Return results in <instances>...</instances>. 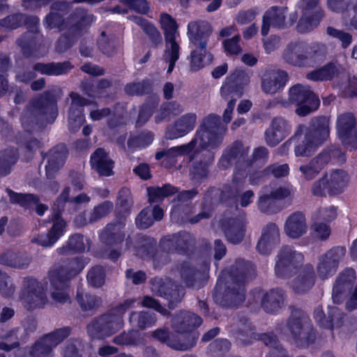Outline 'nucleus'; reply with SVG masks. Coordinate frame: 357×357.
Returning <instances> with one entry per match:
<instances>
[{
    "instance_id": "nucleus-1",
    "label": "nucleus",
    "mask_w": 357,
    "mask_h": 357,
    "mask_svg": "<svg viewBox=\"0 0 357 357\" xmlns=\"http://www.w3.org/2000/svg\"><path fill=\"white\" fill-rule=\"evenodd\" d=\"M231 113H224L222 121H220L214 114H209L204 120L196 137L189 144L158 152L155 154V158H164V165L171 167L176 162L177 156L188 153L193 149H196L197 151H206V161L193 165L190 170L192 178L197 181H201L208 175V166L213 160L212 151L220 144L226 131V125L231 120Z\"/></svg>"
},
{
    "instance_id": "nucleus-2",
    "label": "nucleus",
    "mask_w": 357,
    "mask_h": 357,
    "mask_svg": "<svg viewBox=\"0 0 357 357\" xmlns=\"http://www.w3.org/2000/svg\"><path fill=\"white\" fill-rule=\"evenodd\" d=\"M304 262L303 255L290 247L282 248L276 257L275 273L280 278H289L298 272L291 282V288L297 293H305L312 288L315 282L314 267Z\"/></svg>"
},
{
    "instance_id": "nucleus-3",
    "label": "nucleus",
    "mask_w": 357,
    "mask_h": 357,
    "mask_svg": "<svg viewBox=\"0 0 357 357\" xmlns=\"http://www.w3.org/2000/svg\"><path fill=\"white\" fill-rule=\"evenodd\" d=\"M202 322V318L199 316L190 312H182L173 321L174 333H169L163 329H157L153 332L152 336L174 349L187 350L195 344L197 340L195 335L188 333L199 326Z\"/></svg>"
},
{
    "instance_id": "nucleus-4",
    "label": "nucleus",
    "mask_w": 357,
    "mask_h": 357,
    "mask_svg": "<svg viewBox=\"0 0 357 357\" xmlns=\"http://www.w3.org/2000/svg\"><path fill=\"white\" fill-rule=\"evenodd\" d=\"M89 261L86 257L75 258L50 271L45 285L54 302L61 304L70 302L68 281L80 273Z\"/></svg>"
},
{
    "instance_id": "nucleus-5",
    "label": "nucleus",
    "mask_w": 357,
    "mask_h": 357,
    "mask_svg": "<svg viewBox=\"0 0 357 357\" xmlns=\"http://www.w3.org/2000/svg\"><path fill=\"white\" fill-rule=\"evenodd\" d=\"M212 31L211 25L205 21L188 24V37L192 48L190 68L196 72L211 63L213 55L206 50L207 39Z\"/></svg>"
},
{
    "instance_id": "nucleus-6",
    "label": "nucleus",
    "mask_w": 357,
    "mask_h": 357,
    "mask_svg": "<svg viewBox=\"0 0 357 357\" xmlns=\"http://www.w3.org/2000/svg\"><path fill=\"white\" fill-rule=\"evenodd\" d=\"M299 131L305 132V138L302 144L296 146L295 155L310 156L328 138L329 120L326 116H320L314 119L308 128L300 126Z\"/></svg>"
},
{
    "instance_id": "nucleus-7",
    "label": "nucleus",
    "mask_w": 357,
    "mask_h": 357,
    "mask_svg": "<svg viewBox=\"0 0 357 357\" xmlns=\"http://www.w3.org/2000/svg\"><path fill=\"white\" fill-rule=\"evenodd\" d=\"M255 273V270L248 264L243 261H238L236 267L231 270V273L224 271L221 273V279H227L229 276V281L227 290L225 295L227 305L231 307L238 306L245 299L244 283L251 278Z\"/></svg>"
},
{
    "instance_id": "nucleus-8",
    "label": "nucleus",
    "mask_w": 357,
    "mask_h": 357,
    "mask_svg": "<svg viewBox=\"0 0 357 357\" xmlns=\"http://www.w3.org/2000/svg\"><path fill=\"white\" fill-rule=\"evenodd\" d=\"M140 304L135 299L127 300L112 312L105 314L87 326L89 334L93 337L104 338L116 333L123 326L122 315L126 310Z\"/></svg>"
},
{
    "instance_id": "nucleus-9",
    "label": "nucleus",
    "mask_w": 357,
    "mask_h": 357,
    "mask_svg": "<svg viewBox=\"0 0 357 357\" xmlns=\"http://www.w3.org/2000/svg\"><path fill=\"white\" fill-rule=\"evenodd\" d=\"M70 328H59L45 335L34 346L20 348L15 351V357H52V350L70 335Z\"/></svg>"
},
{
    "instance_id": "nucleus-10",
    "label": "nucleus",
    "mask_w": 357,
    "mask_h": 357,
    "mask_svg": "<svg viewBox=\"0 0 357 357\" xmlns=\"http://www.w3.org/2000/svg\"><path fill=\"white\" fill-rule=\"evenodd\" d=\"M281 104L284 107L294 105L297 107L296 112H314L318 109L320 101L307 86L297 84L289 88L288 101Z\"/></svg>"
},
{
    "instance_id": "nucleus-11",
    "label": "nucleus",
    "mask_w": 357,
    "mask_h": 357,
    "mask_svg": "<svg viewBox=\"0 0 357 357\" xmlns=\"http://www.w3.org/2000/svg\"><path fill=\"white\" fill-rule=\"evenodd\" d=\"M287 328L298 347H304L312 343L314 333L308 317L296 312L289 318Z\"/></svg>"
},
{
    "instance_id": "nucleus-12",
    "label": "nucleus",
    "mask_w": 357,
    "mask_h": 357,
    "mask_svg": "<svg viewBox=\"0 0 357 357\" xmlns=\"http://www.w3.org/2000/svg\"><path fill=\"white\" fill-rule=\"evenodd\" d=\"M20 300L24 307L29 310L44 307L48 303L43 285L31 278L24 279Z\"/></svg>"
},
{
    "instance_id": "nucleus-13",
    "label": "nucleus",
    "mask_w": 357,
    "mask_h": 357,
    "mask_svg": "<svg viewBox=\"0 0 357 357\" xmlns=\"http://www.w3.org/2000/svg\"><path fill=\"white\" fill-rule=\"evenodd\" d=\"M294 190L290 185L276 188L268 185L263 188L259 193L258 206L264 213H275L278 209L276 202L290 197Z\"/></svg>"
},
{
    "instance_id": "nucleus-14",
    "label": "nucleus",
    "mask_w": 357,
    "mask_h": 357,
    "mask_svg": "<svg viewBox=\"0 0 357 357\" xmlns=\"http://www.w3.org/2000/svg\"><path fill=\"white\" fill-rule=\"evenodd\" d=\"M287 9L282 7L273 6L266 11L263 16L261 35L266 36L271 26L276 29H285L291 26L297 20L296 13H291L288 21L285 20Z\"/></svg>"
},
{
    "instance_id": "nucleus-15",
    "label": "nucleus",
    "mask_w": 357,
    "mask_h": 357,
    "mask_svg": "<svg viewBox=\"0 0 357 357\" xmlns=\"http://www.w3.org/2000/svg\"><path fill=\"white\" fill-rule=\"evenodd\" d=\"M345 254V248L338 246L332 248L321 255L317 265L318 276L321 279L325 280L334 275Z\"/></svg>"
},
{
    "instance_id": "nucleus-16",
    "label": "nucleus",
    "mask_w": 357,
    "mask_h": 357,
    "mask_svg": "<svg viewBox=\"0 0 357 357\" xmlns=\"http://www.w3.org/2000/svg\"><path fill=\"white\" fill-rule=\"evenodd\" d=\"M337 130L339 138L348 149H357V130L352 113H342L339 115Z\"/></svg>"
},
{
    "instance_id": "nucleus-17",
    "label": "nucleus",
    "mask_w": 357,
    "mask_h": 357,
    "mask_svg": "<svg viewBox=\"0 0 357 357\" xmlns=\"http://www.w3.org/2000/svg\"><path fill=\"white\" fill-rule=\"evenodd\" d=\"M250 75L242 70H235L227 76L220 88V95L227 99L232 95L241 96L245 86L250 82Z\"/></svg>"
},
{
    "instance_id": "nucleus-18",
    "label": "nucleus",
    "mask_w": 357,
    "mask_h": 357,
    "mask_svg": "<svg viewBox=\"0 0 357 357\" xmlns=\"http://www.w3.org/2000/svg\"><path fill=\"white\" fill-rule=\"evenodd\" d=\"M70 189L66 188L56 199L52 208V225L48 231L52 238L57 242L64 235L66 231V222L60 215L61 211L63 208L64 204L68 200Z\"/></svg>"
},
{
    "instance_id": "nucleus-19",
    "label": "nucleus",
    "mask_w": 357,
    "mask_h": 357,
    "mask_svg": "<svg viewBox=\"0 0 357 357\" xmlns=\"http://www.w3.org/2000/svg\"><path fill=\"white\" fill-rule=\"evenodd\" d=\"M70 189L66 188L56 199L52 208V225L48 231L52 238L57 242L64 235L66 231V222L60 215L61 211L63 208L64 204L68 200Z\"/></svg>"
},
{
    "instance_id": "nucleus-20",
    "label": "nucleus",
    "mask_w": 357,
    "mask_h": 357,
    "mask_svg": "<svg viewBox=\"0 0 357 357\" xmlns=\"http://www.w3.org/2000/svg\"><path fill=\"white\" fill-rule=\"evenodd\" d=\"M280 241L278 227L275 223H269L262 229L257 250L262 255H268L280 243Z\"/></svg>"
},
{
    "instance_id": "nucleus-21",
    "label": "nucleus",
    "mask_w": 357,
    "mask_h": 357,
    "mask_svg": "<svg viewBox=\"0 0 357 357\" xmlns=\"http://www.w3.org/2000/svg\"><path fill=\"white\" fill-rule=\"evenodd\" d=\"M289 80L288 74L283 70H274L262 76L261 89L266 93L274 94L283 89Z\"/></svg>"
},
{
    "instance_id": "nucleus-22",
    "label": "nucleus",
    "mask_w": 357,
    "mask_h": 357,
    "mask_svg": "<svg viewBox=\"0 0 357 357\" xmlns=\"http://www.w3.org/2000/svg\"><path fill=\"white\" fill-rule=\"evenodd\" d=\"M291 130V125L282 118L273 120L270 127L265 132V138L268 144L275 146L287 137Z\"/></svg>"
},
{
    "instance_id": "nucleus-23",
    "label": "nucleus",
    "mask_w": 357,
    "mask_h": 357,
    "mask_svg": "<svg viewBox=\"0 0 357 357\" xmlns=\"http://www.w3.org/2000/svg\"><path fill=\"white\" fill-rule=\"evenodd\" d=\"M327 7L333 12L342 13L344 19L350 17V26L357 29V0H327Z\"/></svg>"
},
{
    "instance_id": "nucleus-24",
    "label": "nucleus",
    "mask_w": 357,
    "mask_h": 357,
    "mask_svg": "<svg viewBox=\"0 0 357 357\" xmlns=\"http://www.w3.org/2000/svg\"><path fill=\"white\" fill-rule=\"evenodd\" d=\"M308 47L301 41L291 42L283 52V59L294 66H302L307 58Z\"/></svg>"
},
{
    "instance_id": "nucleus-25",
    "label": "nucleus",
    "mask_w": 357,
    "mask_h": 357,
    "mask_svg": "<svg viewBox=\"0 0 357 357\" xmlns=\"http://www.w3.org/2000/svg\"><path fill=\"white\" fill-rule=\"evenodd\" d=\"M307 225L305 215L301 212L291 214L284 225V233L291 238H298L306 234Z\"/></svg>"
},
{
    "instance_id": "nucleus-26",
    "label": "nucleus",
    "mask_w": 357,
    "mask_h": 357,
    "mask_svg": "<svg viewBox=\"0 0 357 357\" xmlns=\"http://www.w3.org/2000/svg\"><path fill=\"white\" fill-rule=\"evenodd\" d=\"M326 182L331 194H340L348 186L349 174L343 169H333L326 173Z\"/></svg>"
},
{
    "instance_id": "nucleus-27",
    "label": "nucleus",
    "mask_w": 357,
    "mask_h": 357,
    "mask_svg": "<svg viewBox=\"0 0 357 357\" xmlns=\"http://www.w3.org/2000/svg\"><path fill=\"white\" fill-rule=\"evenodd\" d=\"M196 119L195 113H187L182 116L174 126L168 129L166 133L167 137L172 139L185 135L193 130Z\"/></svg>"
},
{
    "instance_id": "nucleus-28",
    "label": "nucleus",
    "mask_w": 357,
    "mask_h": 357,
    "mask_svg": "<svg viewBox=\"0 0 357 357\" xmlns=\"http://www.w3.org/2000/svg\"><path fill=\"white\" fill-rule=\"evenodd\" d=\"M356 279L353 268H347L340 273L333 285L332 298L335 303H340L344 292L350 287Z\"/></svg>"
},
{
    "instance_id": "nucleus-29",
    "label": "nucleus",
    "mask_w": 357,
    "mask_h": 357,
    "mask_svg": "<svg viewBox=\"0 0 357 357\" xmlns=\"http://www.w3.org/2000/svg\"><path fill=\"white\" fill-rule=\"evenodd\" d=\"M222 227L228 241L233 244L240 243L245 235V222L243 219L230 218L222 222Z\"/></svg>"
},
{
    "instance_id": "nucleus-30",
    "label": "nucleus",
    "mask_w": 357,
    "mask_h": 357,
    "mask_svg": "<svg viewBox=\"0 0 357 357\" xmlns=\"http://www.w3.org/2000/svg\"><path fill=\"white\" fill-rule=\"evenodd\" d=\"M191 241L190 234L183 231L164 237L160 241V246L167 252L182 251L188 248Z\"/></svg>"
},
{
    "instance_id": "nucleus-31",
    "label": "nucleus",
    "mask_w": 357,
    "mask_h": 357,
    "mask_svg": "<svg viewBox=\"0 0 357 357\" xmlns=\"http://www.w3.org/2000/svg\"><path fill=\"white\" fill-rule=\"evenodd\" d=\"M91 165L100 176H109L113 173V162L102 149H98L91 155Z\"/></svg>"
},
{
    "instance_id": "nucleus-32",
    "label": "nucleus",
    "mask_w": 357,
    "mask_h": 357,
    "mask_svg": "<svg viewBox=\"0 0 357 357\" xmlns=\"http://www.w3.org/2000/svg\"><path fill=\"white\" fill-rule=\"evenodd\" d=\"M124 227V220L107 225L100 234L102 241L108 245L121 243L125 237Z\"/></svg>"
},
{
    "instance_id": "nucleus-33",
    "label": "nucleus",
    "mask_w": 357,
    "mask_h": 357,
    "mask_svg": "<svg viewBox=\"0 0 357 357\" xmlns=\"http://www.w3.org/2000/svg\"><path fill=\"white\" fill-rule=\"evenodd\" d=\"M10 197V202L20 204L22 207L33 208L36 207V213L38 215H43L47 210V206L38 203V197L31 194H18L10 190H7Z\"/></svg>"
},
{
    "instance_id": "nucleus-34",
    "label": "nucleus",
    "mask_w": 357,
    "mask_h": 357,
    "mask_svg": "<svg viewBox=\"0 0 357 357\" xmlns=\"http://www.w3.org/2000/svg\"><path fill=\"white\" fill-rule=\"evenodd\" d=\"M331 160L326 152H321L307 165H301L299 171L307 180L314 178L324 167Z\"/></svg>"
},
{
    "instance_id": "nucleus-35",
    "label": "nucleus",
    "mask_w": 357,
    "mask_h": 357,
    "mask_svg": "<svg viewBox=\"0 0 357 357\" xmlns=\"http://www.w3.org/2000/svg\"><path fill=\"white\" fill-rule=\"evenodd\" d=\"M67 150L64 145H59L48 153L47 164L45 165L47 176H52L64 164Z\"/></svg>"
},
{
    "instance_id": "nucleus-36",
    "label": "nucleus",
    "mask_w": 357,
    "mask_h": 357,
    "mask_svg": "<svg viewBox=\"0 0 357 357\" xmlns=\"http://www.w3.org/2000/svg\"><path fill=\"white\" fill-rule=\"evenodd\" d=\"M90 241L86 237L80 234L71 236L66 245L56 249L59 255H67L70 251L73 252H84L89 250Z\"/></svg>"
},
{
    "instance_id": "nucleus-37",
    "label": "nucleus",
    "mask_w": 357,
    "mask_h": 357,
    "mask_svg": "<svg viewBox=\"0 0 357 357\" xmlns=\"http://www.w3.org/2000/svg\"><path fill=\"white\" fill-rule=\"evenodd\" d=\"M314 315L315 320L325 328H333L341 326L342 313L337 307H329L328 317L327 319H324L321 307H317L314 310Z\"/></svg>"
},
{
    "instance_id": "nucleus-38",
    "label": "nucleus",
    "mask_w": 357,
    "mask_h": 357,
    "mask_svg": "<svg viewBox=\"0 0 357 357\" xmlns=\"http://www.w3.org/2000/svg\"><path fill=\"white\" fill-rule=\"evenodd\" d=\"M163 210L155 206H148L143 209L136 218V225L140 229H146L151 226L154 221H159L163 218Z\"/></svg>"
},
{
    "instance_id": "nucleus-39",
    "label": "nucleus",
    "mask_w": 357,
    "mask_h": 357,
    "mask_svg": "<svg viewBox=\"0 0 357 357\" xmlns=\"http://www.w3.org/2000/svg\"><path fill=\"white\" fill-rule=\"evenodd\" d=\"M172 287L171 281L166 280L162 281L161 279H155L152 282L151 289L152 291L160 296H167V298L169 300V307H172L174 300L180 301L183 296V292L176 294L175 291L169 292V287Z\"/></svg>"
},
{
    "instance_id": "nucleus-40",
    "label": "nucleus",
    "mask_w": 357,
    "mask_h": 357,
    "mask_svg": "<svg viewBox=\"0 0 357 357\" xmlns=\"http://www.w3.org/2000/svg\"><path fill=\"white\" fill-rule=\"evenodd\" d=\"M289 167L288 165H273L267 167L262 172H257L250 176V183L251 185H257L260 180L266 176L273 174L274 177H282L289 174Z\"/></svg>"
},
{
    "instance_id": "nucleus-41",
    "label": "nucleus",
    "mask_w": 357,
    "mask_h": 357,
    "mask_svg": "<svg viewBox=\"0 0 357 357\" xmlns=\"http://www.w3.org/2000/svg\"><path fill=\"white\" fill-rule=\"evenodd\" d=\"M283 301L284 294L282 290H271L264 295L261 305L267 312H275L280 309Z\"/></svg>"
},
{
    "instance_id": "nucleus-42",
    "label": "nucleus",
    "mask_w": 357,
    "mask_h": 357,
    "mask_svg": "<svg viewBox=\"0 0 357 357\" xmlns=\"http://www.w3.org/2000/svg\"><path fill=\"white\" fill-rule=\"evenodd\" d=\"M178 38L165 40V50L162 55L163 60L169 64L167 73H170L174 69L175 63L179 58Z\"/></svg>"
},
{
    "instance_id": "nucleus-43",
    "label": "nucleus",
    "mask_w": 357,
    "mask_h": 357,
    "mask_svg": "<svg viewBox=\"0 0 357 357\" xmlns=\"http://www.w3.org/2000/svg\"><path fill=\"white\" fill-rule=\"evenodd\" d=\"M342 68L334 63L328 64L321 68L314 70L307 75L308 79L314 81H323L331 79L337 76Z\"/></svg>"
},
{
    "instance_id": "nucleus-44",
    "label": "nucleus",
    "mask_w": 357,
    "mask_h": 357,
    "mask_svg": "<svg viewBox=\"0 0 357 357\" xmlns=\"http://www.w3.org/2000/svg\"><path fill=\"white\" fill-rule=\"evenodd\" d=\"M72 66L68 62L43 64L38 63L35 66L36 71L48 75H59L66 73Z\"/></svg>"
},
{
    "instance_id": "nucleus-45",
    "label": "nucleus",
    "mask_w": 357,
    "mask_h": 357,
    "mask_svg": "<svg viewBox=\"0 0 357 357\" xmlns=\"http://www.w3.org/2000/svg\"><path fill=\"white\" fill-rule=\"evenodd\" d=\"M177 192L174 186L166 184L162 187H150L147 188V195L150 203H157L163 200L165 197L171 196Z\"/></svg>"
},
{
    "instance_id": "nucleus-46",
    "label": "nucleus",
    "mask_w": 357,
    "mask_h": 357,
    "mask_svg": "<svg viewBox=\"0 0 357 357\" xmlns=\"http://www.w3.org/2000/svg\"><path fill=\"white\" fill-rule=\"evenodd\" d=\"M155 321V314L148 311L134 312L130 317V324L142 329L152 326Z\"/></svg>"
},
{
    "instance_id": "nucleus-47",
    "label": "nucleus",
    "mask_w": 357,
    "mask_h": 357,
    "mask_svg": "<svg viewBox=\"0 0 357 357\" xmlns=\"http://www.w3.org/2000/svg\"><path fill=\"white\" fill-rule=\"evenodd\" d=\"M301 17L297 25V30L304 33L312 30L316 27L323 17L322 12H317L315 14L301 13Z\"/></svg>"
},
{
    "instance_id": "nucleus-48",
    "label": "nucleus",
    "mask_w": 357,
    "mask_h": 357,
    "mask_svg": "<svg viewBox=\"0 0 357 357\" xmlns=\"http://www.w3.org/2000/svg\"><path fill=\"white\" fill-rule=\"evenodd\" d=\"M160 22L165 32V40H169L179 38L176 23L169 15L161 14Z\"/></svg>"
},
{
    "instance_id": "nucleus-49",
    "label": "nucleus",
    "mask_w": 357,
    "mask_h": 357,
    "mask_svg": "<svg viewBox=\"0 0 357 357\" xmlns=\"http://www.w3.org/2000/svg\"><path fill=\"white\" fill-rule=\"evenodd\" d=\"M17 160V153L13 149H6L0 152V176L10 173L11 167Z\"/></svg>"
},
{
    "instance_id": "nucleus-50",
    "label": "nucleus",
    "mask_w": 357,
    "mask_h": 357,
    "mask_svg": "<svg viewBox=\"0 0 357 357\" xmlns=\"http://www.w3.org/2000/svg\"><path fill=\"white\" fill-rule=\"evenodd\" d=\"M261 339L266 345L272 347L267 357H286L285 351L278 344L277 340L273 334H263L260 337L254 335L253 339Z\"/></svg>"
},
{
    "instance_id": "nucleus-51",
    "label": "nucleus",
    "mask_w": 357,
    "mask_h": 357,
    "mask_svg": "<svg viewBox=\"0 0 357 357\" xmlns=\"http://www.w3.org/2000/svg\"><path fill=\"white\" fill-rule=\"evenodd\" d=\"M132 20L136 24L142 26L143 30L154 43L157 44L161 41V35L153 24L149 23L145 19L141 17H133Z\"/></svg>"
},
{
    "instance_id": "nucleus-52",
    "label": "nucleus",
    "mask_w": 357,
    "mask_h": 357,
    "mask_svg": "<svg viewBox=\"0 0 357 357\" xmlns=\"http://www.w3.org/2000/svg\"><path fill=\"white\" fill-rule=\"evenodd\" d=\"M29 259L8 252L0 257V263L11 267L24 268L29 264Z\"/></svg>"
},
{
    "instance_id": "nucleus-53",
    "label": "nucleus",
    "mask_w": 357,
    "mask_h": 357,
    "mask_svg": "<svg viewBox=\"0 0 357 357\" xmlns=\"http://www.w3.org/2000/svg\"><path fill=\"white\" fill-rule=\"evenodd\" d=\"M208 271V264H205L203 269V273L195 271L188 264H183L181 269V274L182 278L185 280L188 286L196 287L195 283L192 281V278H200Z\"/></svg>"
},
{
    "instance_id": "nucleus-54",
    "label": "nucleus",
    "mask_w": 357,
    "mask_h": 357,
    "mask_svg": "<svg viewBox=\"0 0 357 357\" xmlns=\"http://www.w3.org/2000/svg\"><path fill=\"white\" fill-rule=\"evenodd\" d=\"M114 342L121 345H137L143 342V337L138 331L132 330L114 337Z\"/></svg>"
},
{
    "instance_id": "nucleus-55",
    "label": "nucleus",
    "mask_w": 357,
    "mask_h": 357,
    "mask_svg": "<svg viewBox=\"0 0 357 357\" xmlns=\"http://www.w3.org/2000/svg\"><path fill=\"white\" fill-rule=\"evenodd\" d=\"M77 298L83 310H90L98 306L100 301L95 296L84 294L82 289L77 290Z\"/></svg>"
},
{
    "instance_id": "nucleus-56",
    "label": "nucleus",
    "mask_w": 357,
    "mask_h": 357,
    "mask_svg": "<svg viewBox=\"0 0 357 357\" xmlns=\"http://www.w3.org/2000/svg\"><path fill=\"white\" fill-rule=\"evenodd\" d=\"M114 36L102 31L98 40V44L101 51L107 55H112L114 46Z\"/></svg>"
},
{
    "instance_id": "nucleus-57",
    "label": "nucleus",
    "mask_w": 357,
    "mask_h": 357,
    "mask_svg": "<svg viewBox=\"0 0 357 357\" xmlns=\"http://www.w3.org/2000/svg\"><path fill=\"white\" fill-rule=\"evenodd\" d=\"M337 217V210L334 206L321 207L319 208L314 214V221L331 222Z\"/></svg>"
},
{
    "instance_id": "nucleus-58",
    "label": "nucleus",
    "mask_w": 357,
    "mask_h": 357,
    "mask_svg": "<svg viewBox=\"0 0 357 357\" xmlns=\"http://www.w3.org/2000/svg\"><path fill=\"white\" fill-rule=\"evenodd\" d=\"M89 283L94 287H100L105 281V272L101 266H96L90 270L87 275Z\"/></svg>"
},
{
    "instance_id": "nucleus-59",
    "label": "nucleus",
    "mask_w": 357,
    "mask_h": 357,
    "mask_svg": "<svg viewBox=\"0 0 357 357\" xmlns=\"http://www.w3.org/2000/svg\"><path fill=\"white\" fill-rule=\"evenodd\" d=\"M240 40L239 36H235L222 42L225 52L227 55H237L241 52L242 49L239 44Z\"/></svg>"
},
{
    "instance_id": "nucleus-60",
    "label": "nucleus",
    "mask_w": 357,
    "mask_h": 357,
    "mask_svg": "<svg viewBox=\"0 0 357 357\" xmlns=\"http://www.w3.org/2000/svg\"><path fill=\"white\" fill-rule=\"evenodd\" d=\"M113 209V204L111 202L106 201L100 205L94 207L91 217L90 221H96L97 220L105 216Z\"/></svg>"
},
{
    "instance_id": "nucleus-61",
    "label": "nucleus",
    "mask_w": 357,
    "mask_h": 357,
    "mask_svg": "<svg viewBox=\"0 0 357 357\" xmlns=\"http://www.w3.org/2000/svg\"><path fill=\"white\" fill-rule=\"evenodd\" d=\"M15 291V287L7 274L0 272V294L3 296H10Z\"/></svg>"
},
{
    "instance_id": "nucleus-62",
    "label": "nucleus",
    "mask_w": 357,
    "mask_h": 357,
    "mask_svg": "<svg viewBox=\"0 0 357 357\" xmlns=\"http://www.w3.org/2000/svg\"><path fill=\"white\" fill-rule=\"evenodd\" d=\"M23 21H24V17L22 15H13L1 20L0 25L6 29H13L20 26Z\"/></svg>"
},
{
    "instance_id": "nucleus-63",
    "label": "nucleus",
    "mask_w": 357,
    "mask_h": 357,
    "mask_svg": "<svg viewBox=\"0 0 357 357\" xmlns=\"http://www.w3.org/2000/svg\"><path fill=\"white\" fill-rule=\"evenodd\" d=\"M123 4L129 6L136 12L141 14H147L149 10L146 0H120Z\"/></svg>"
},
{
    "instance_id": "nucleus-64",
    "label": "nucleus",
    "mask_w": 357,
    "mask_h": 357,
    "mask_svg": "<svg viewBox=\"0 0 357 357\" xmlns=\"http://www.w3.org/2000/svg\"><path fill=\"white\" fill-rule=\"evenodd\" d=\"M149 89L150 84L148 82L129 84L125 88L126 92L129 95H141Z\"/></svg>"
}]
</instances>
